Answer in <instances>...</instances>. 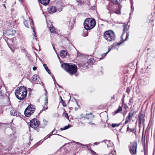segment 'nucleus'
Here are the masks:
<instances>
[{"mask_svg":"<svg viewBox=\"0 0 155 155\" xmlns=\"http://www.w3.org/2000/svg\"><path fill=\"white\" fill-rule=\"evenodd\" d=\"M49 30L51 33H54L55 32V28L52 25H51L49 28Z\"/></svg>","mask_w":155,"mask_h":155,"instance_id":"nucleus-25","label":"nucleus"},{"mask_svg":"<svg viewBox=\"0 0 155 155\" xmlns=\"http://www.w3.org/2000/svg\"><path fill=\"white\" fill-rule=\"evenodd\" d=\"M113 155H114V154H113Z\"/></svg>","mask_w":155,"mask_h":155,"instance_id":"nucleus-61","label":"nucleus"},{"mask_svg":"<svg viewBox=\"0 0 155 155\" xmlns=\"http://www.w3.org/2000/svg\"><path fill=\"white\" fill-rule=\"evenodd\" d=\"M89 145H92V144H91V143H90Z\"/></svg>","mask_w":155,"mask_h":155,"instance_id":"nucleus-60","label":"nucleus"},{"mask_svg":"<svg viewBox=\"0 0 155 155\" xmlns=\"http://www.w3.org/2000/svg\"><path fill=\"white\" fill-rule=\"evenodd\" d=\"M43 66L45 68V69L46 71L48 72V73L49 74H50L51 73V72L50 70L47 67L46 64H44Z\"/></svg>","mask_w":155,"mask_h":155,"instance_id":"nucleus-19","label":"nucleus"},{"mask_svg":"<svg viewBox=\"0 0 155 155\" xmlns=\"http://www.w3.org/2000/svg\"><path fill=\"white\" fill-rule=\"evenodd\" d=\"M126 91L128 93H129L130 91L129 89L128 88L127 89Z\"/></svg>","mask_w":155,"mask_h":155,"instance_id":"nucleus-44","label":"nucleus"},{"mask_svg":"<svg viewBox=\"0 0 155 155\" xmlns=\"http://www.w3.org/2000/svg\"><path fill=\"white\" fill-rule=\"evenodd\" d=\"M93 60L92 58H90L88 59L87 61V63L89 65L92 64L93 62L92 61V60Z\"/></svg>","mask_w":155,"mask_h":155,"instance_id":"nucleus-28","label":"nucleus"},{"mask_svg":"<svg viewBox=\"0 0 155 155\" xmlns=\"http://www.w3.org/2000/svg\"><path fill=\"white\" fill-rule=\"evenodd\" d=\"M129 34L128 33H127L126 34V37L125 39L124 40V41H125L127 40L129 36Z\"/></svg>","mask_w":155,"mask_h":155,"instance_id":"nucleus-35","label":"nucleus"},{"mask_svg":"<svg viewBox=\"0 0 155 155\" xmlns=\"http://www.w3.org/2000/svg\"><path fill=\"white\" fill-rule=\"evenodd\" d=\"M88 123L90 124H94L92 123V122H88Z\"/></svg>","mask_w":155,"mask_h":155,"instance_id":"nucleus-46","label":"nucleus"},{"mask_svg":"<svg viewBox=\"0 0 155 155\" xmlns=\"http://www.w3.org/2000/svg\"><path fill=\"white\" fill-rule=\"evenodd\" d=\"M48 13L50 14H52L56 11L55 7L54 6H50L48 8Z\"/></svg>","mask_w":155,"mask_h":155,"instance_id":"nucleus-11","label":"nucleus"},{"mask_svg":"<svg viewBox=\"0 0 155 155\" xmlns=\"http://www.w3.org/2000/svg\"><path fill=\"white\" fill-rule=\"evenodd\" d=\"M111 50V48H110V47L109 48H108V51L107 52H106V53H104L103 54H102V55H101V56H103V57H102V58H100V60H101V59H103L104 58V57L107 55V54Z\"/></svg>","mask_w":155,"mask_h":155,"instance_id":"nucleus-18","label":"nucleus"},{"mask_svg":"<svg viewBox=\"0 0 155 155\" xmlns=\"http://www.w3.org/2000/svg\"><path fill=\"white\" fill-rule=\"evenodd\" d=\"M94 145H97L99 143L97 142H95L94 143Z\"/></svg>","mask_w":155,"mask_h":155,"instance_id":"nucleus-47","label":"nucleus"},{"mask_svg":"<svg viewBox=\"0 0 155 155\" xmlns=\"http://www.w3.org/2000/svg\"><path fill=\"white\" fill-rule=\"evenodd\" d=\"M83 36L84 37H86L88 36V33L86 30L84 31L83 32V33L82 34Z\"/></svg>","mask_w":155,"mask_h":155,"instance_id":"nucleus-23","label":"nucleus"},{"mask_svg":"<svg viewBox=\"0 0 155 155\" xmlns=\"http://www.w3.org/2000/svg\"><path fill=\"white\" fill-rule=\"evenodd\" d=\"M131 13H130V15H131Z\"/></svg>","mask_w":155,"mask_h":155,"instance_id":"nucleus-57","label":"nucleus"},{"mask_svg":"<svg viewBox=\"0 0 155 155\" xmlns=\"http://www.w3.org/2000/svg\"><path fill=\"white\" fill-rule=\"evenodd\" d=\"M10 113L11 115L15 116L17 115V112L15 110H11L10 111Z\"/></svg>","mask_w":155,"mask_h":155,"instance_id":"nucleus-17","label":"nucleus"},{"mask_svg":"<svg viewBox=\"0 0 155 155\" xmlns=\"http://www.w3.org/2000/svg\"><path fill=\"white\" fill-rule=\"evenodd\" d=\"M4 7H5V8H6V7H5V4H4Z\"/></svg>","mask_w":155,"mask_h":155,"instance_id":"nucleus-54","label":"nucleus"},{"mask_svg":"<svg viewBox=\"0 0 155 155\" xmlns=\"http://www.w3.org/2000/svg\"><path fill=\"white\" fill-rule=\"evenodd\" d=\"M67 55V52L64 50H62L60 53V56L63 58H64L65 57V56Z\"/></svg>","mask_w":155,"mask_h":155,"instance_id":"nucleus-14","label":"nucleus"},{"mask_svg":"<svg viewBox=\"0 0 155 155\" xmlns=\"http://www.w3.org/2000/svg\"><path fill=\"white\" fill-rule=\"evenodd\" d=\"M31 22L32 23V24L33 25H34V23H33V20L32 19H31Z\"/></svg>","mask_w":155,"mask_h":155,"instance_id":"nucleus-53","label":"nucleus"},{"mask_svg":"<svg viewBox=\"0 0 155 155\" xmlns=\"http://www.w3.org/2000/svg\"><path fill=\"white\" fill-rule=\"evenodd\" d=\"M70 127V125H68V126H66L65 127H64L63 128H61V130H66L68 128H69Z\"/></svg>","mask_w":155,"mask_h":155,"instance_id":"nucleus-27","label":"nucleus"},{"mask_svg":"<svg viewBox=\"0 0 155 155\" xmlns=\"http://www.w3.org/2000/svg\"><path fill=\"white\" fill-rule=\"evenodd\" d=\"M15 33V31H11L10 30H8L7 31H5V32H3V35L4 36L6 37V36H8L9 35H14Z\"/></svg>","mask_w":155,"mask_h":155,"instance_id":"nucleus-10","label":"nucleus"},{"mask_svg":"<svg viewBox=\"0 0 155 155\" xmlns=\"http://www.w3.org/2000/svg\"><path fill=\"white\" fill-rule=\"evenodd\" d=\"M64 114L65 117H67V118H68V119H69V117L68 114L66 113Z\"/></svg>","mask_w":155,"mask_h":155,"instance_id":"nucleus-39","label":"nucleus"},{"mask_svg":"<svg viewBox=\"0 0 155 155\" xmlns=\"http://www.w3.org/2000/svg\"><path fill=\"white\" fill-rule=\"evenodd\" d=\"M128 30V28L127 26V25H124V29L123 30V33L121 36V39H123L122 37L124 35V34L125 33L126 31H127Z\"/></svg>","mask_w":155,"mask_h":155,"instance_id":"nucleus-16","label":"nucleus"},{"mask_svg":"<svg viewBox=\"0 0 155 155\" xmlns=\"http://www.w3.org/2000/svg\"><path fill=\"white\" fill-rule=\"evenodd\" d=\"M35 110V108L34 106L31 105H29L25 110V115L26 117H29L33 114Z\"/></svg>","mask_w":155,"mask_h":155,"instance_id":"nucleus-5","label":"nucleus"},{"mask_svg":"<svg viewBox=\"0 0 155 155\" xmlns=\"http://www.w3.org/2000/svg\"><path fill=\"white\" fill-rule=\"evenodd\" d=\"M60 98H61V102H62L64 101L62 99V97H60Z\"/></svg>","mask_w":155,"mask_h":155,"instance_id":"nucleus-49","label":"nucleus"},{"mask_svg":"<svg viewBox=\"0 0 155 155\" xmlns=\"http://www.w3.org/2000/svg\"><path fill=\"white\" fill-rule=\"evenodd\" d=\"M129 66L131 67V69H134V64L133 63H131L129 64Z\"/></svg>","mask_w":155,"mask_h":155,"instance_id":"nucleus-31","label":"nucleus"},{"mask_svg":"<svg viewBox=\"0 0 155 155\" xmlns=\"http://www.w3.org/2000/svg\"><path fill=\"white\" fill-rule=\"evenodd\" d=\"M37 69V68L36 67H33V69L34 71H35Z\"/></svg>","mask_w":155,"mask_h":155,"instance_id":"nucleus-43","label":"nucleus"},{"mask_svg":"<svg viewBox=\"0 0 155 155\" xmlns=\"http://www.w3.org/2000/svg\"><path fill=\"white\" fill-rule=\"evenodd\" d=\"M115 13L117 14H119L120 13V11L119 10H117L115 12Z\"/></svg>","mask_w":155,"mask_h":155,"instance_id":"nucleus-40","label":"nucleus"},{"mask_svg":"<svg viewBox=\"0 0 155 155\" xmlns=\"http://www.w3.org/2000/svg\"><path fill=\"white\" fill-rule=\"evenodd\" d=\"M64 148L62 147H61L58 150L57 152L58 153H61V154L62 155V154L64 153Z\"/></svg>","mask_w":155,"mask_h":155,"instance_id":"nucleus-22","label":"nucleus"},{"mask_svg":"<svg viewBox=\"0 0 155 155\" xmlns=\"http://www.w3.org/2000/svg\"><path fill=\"white\" fill-rule=\"evenodd\" d=\"M112 3L115 4H117V0H111Z\"/></svg>","mask_w":155,"mask_h":155,"instance_id":"nucleus-32","label":"nucleus"},{"mask_svg":"<svg viewBox=\"0 0 155 155\" xmlns=\"http://www.w3.org/2000/svg\"><path fill=\"white\" fill-rule=\"evenodd\" d=\"M28 90L29 91H31V89L30 88H28Z\"/></svg>","mask_w":155,"mask_h":155,"instance_id":"nucleus-51","label":"nucleus"},{"mask_svg":"<svg viewBox=\"0 0 155 155\" xmlns=\"http://www.w3.org/2000/svg\"><path fill=\"white\" fill-rule=\"evenodd\" d=\"M8 40H9V41H11V39H8Z\"/></svg>","mask_w":155,"mask_h":155,"instance_id":"nucleus-56","label":"nucleus"},{"mask_svg":"<svg viewBox=\"0 0 155 155\" xmlns=\"http://www.w3.org/2000/svg\"><path fill=\"white\" fill-rule=\"evenodd\" d=\"M31 27H32V29H33V33H34V37H33V39H35V40H36V33H35V29L34 28H33L32 27V26H31Z\"/></svg>","mask_w":155,"mask_h":155,"instance_id":"nucleus-26","label":"nucleus"},{"mask_svg":"<svg viewBox=\"0 0 155 155\" xmlns=\"http://www.w3.org/2000/svg\"><path fill=\"white\" fill-rule=\"evenodd\" d=\"M120 125V124H113L111 125L113 127H117Z\"/></svg>","mask_w":155,"mask_h":155,"instance_id":"nucleus-30","label":"nucleus"},{"mask_svg":"<svg viewBox=\"0 0 155 155\" xmlns=\"http://www.w3.org/2000/svg\"><path fill=\"white\" fill-rule=\"evenodd\" d=\"M43 123L45 125H46L47 124L48 121L45 120H44L43 121Z\"/></svg>","mask_w":155,"mask_h":155,"instance_id":"nucleus-33","label":"nucleus"},{"mask_svg":"<svg viewBox=\"0 0 155 155\" xmlns=\"http://www.w3.org/2000/svg\"><path fill=\"white\" fill-rule=\"evenodd\" d=\"M133 115V112H130L129 114L128 115L127 117L125 122V124H127L129 120H131L132 119V117Z\"/></svg>","mask_w":155,"mask_h":155,"instance_id":"nucleus-12","label":"nucleus"},{"mask_svg":"<svg viewBox=\"0 0 155 155\" xmlns=\"http://www.w3.org/2000/svg\"><path fill=\"white\" fill-rule=\"evenodd\" d=\"M57 132V131L56 130L55 131V130H53L51 132V134H55Z\"/></svg>","mask_w":155,"mask_h":155,"instance_id":"nucleus-38","label":"nucleus"},{"mask_svg":"<svg viewBox=\"0 0 155 155\" xmlns=\"http://www.w3.org/2000/svg\"><path fill=\"white\" fill-rule=\"evenodd\" d=\"M148 77H150V75H148Z\"/></svg>","mask_w":155,"mask_h":155,"instance_id":"nucleus-58","label":"nucleus"},{"mask_svg":"<svg viewBox=\"0 0 155 155\" xmlns=\"http://www.w3.org/2000/svg\"><path fill=\"white\" fill-rule=\"evenodd\" d=\"M45 92L47 93V91L45 90Z\"/></svg>","mask_w":155,"mask_h":155,"instance_id":"nucleus-59","label":"nucleus"},{"mask_svg":"<svg viewBox=\"0 0 155 155\" xmlns=\"http://www.w3.org/2000/svg\"><path fill=\"white\" fill-rule=\"evenodd\" d=\"M104 37L108 42H113L116 39V36L114 32L111 30L107 31L104 34Z\"/></svg>","mask_w":155,"mask_h":155,"instance_id":"nucleus-4","label":"nucleus"},{"mask_svg":"<svg viewBox=\"0 0 155 155\" xmlns=\"http://www.w3.org/2000/svg\"><path fill=\"white\" fill-rule=\"evenodd\" d=\"M46 102L45 103V104L43 105V110H45L46 109H47L48 107L47 106V104H48L47 102V98H46Z\"/></svg>","mask_w":155,"mask_h":155,"instance_id":"nucleus-21","label":"nucleus"},{"mask_svg":"<svg viewBox=\"0 0 155 155\" xmlns=\"http://www.w3.org/2000/svg\"><path fill=\"white\" fill-rule=\"evenodd\" d=\"M131 11H132V12H133V8H134L133 7L132 5H131Z\"/></svg>","mask_w":155,"mask_h":155,"instance_id":"nucleus-45","label":"nucleus"},{"mask_svg":"<svg viewBox=\"0 0 155 155\" xmlns=\"http://www.w3.org/2000/svg\"><path fill=\"white\" fill-rule=\"evenodd\" d=\"M113 155H114V154H113Z\"/></svg>","mask_w":155,"mask_h":155,"instance_id":"nucleus-62","label":"nucleus"},{"mask_svg":"<svg viewBox=\"0 0 155 155\" xmlns=\"http://www.w3.org/2000/svg\"><path fill=\"white\" fill-rule=\"evenodd\" d=\"M144 117V115L143 114L140 113L139 114L138 116V123L139 127L143 125L145 120Z\"/></svg>","mask_w":155,"mask_h":155,"instance_id":"nucleus-8","label":"nucleus"},{"mask_svg":"<svg viewBox=\"0 0 155 155\" xmlns=\"http://www.w3.org/2000/svg\"><path fill=\"white\" fill-rule=\"evenodd\" d=\"M61 104L64 107H66V103L65 102H64V101H63L61 102Z\"/></svg>","mask_w":155,"mask_h":155,"instance_id":"nucleus-36","label":"nucleus"},{"mask_svg":"<svg viewBox=\"0 0 155 155\" xmlns=\"http://www.w3.org/2000/svg\"><path fill=\"white\" fill-rule=\"evenodd\" d=\"M134 100V99L133 98H132L130 99V104H131V103H133Z\"/></svg>","mask_w":155,"mask_h":155,"instance_id":"nucleus-37","label":"nucleus"},{"mask_svg":"<svg viewBox=\"0 0 155 155\" xmlns=\"http://www.w3.org/2000/svg\"><path fill=\"white\" fill-rule=\"evenodd\" d=\"M130 131V132H131L133 133H134L135 135H136V130L134 129H130L129 128V126H128V127L127 129V131Z\"/></svg>","mask_w":155,"mask_h":155,"instance_id":"nucleus-20","label":"nucleus"},{"mask_svg":"<svg viewBox=\"0 0 155 155\" xmlns=\"http://www.w3.org/2000/svg\"><path fill=\"white\" fill-rule=\"evenodd\" d=\"M40 124V121L36 119H33L30 121V126L33 128H37Z\"/></svg>","mask_w":155,"mask_h":155,"instance_id":"nucleus-6","label":"nucleus"},{"mask_svg":"<svg viewBox=\"0 0 155 155\" xmlns=\"http://www.w3.org/2000/svg\"><path fill=\"white\" fill-rule=\"evenodd\" d=\"M130 143L129 146L130 151L132 155H136V142L134 141L133 143L130 142Z\"/></svg>","mask_w":155,"mask_h":155,"instance_id":"nucleus-7","label":"nucleus"},{"mask_svg":"<svg viewBox=\"0 0 155 155\" xmlns=\"http://www.w3.org/2000/svg\"><path fill=\"white\" fill-rule=\"evenodd\" d=\"M121 110H122V107H121L119 106V107L118 108L117 110H115L114 113L115 114H116L119 112Z\"/></svg>","mask_w":155,"mask_h":155,"instance_id":"nucleus-24","label":"nucleus"},{"mask_svg":"<svg viewBox=\"0 0 155 155\" xmlns=\"http://www.w3.org/2000/svg\"><path fill=\"white\" fill-rule=\"evenodd\" d=\"M52 134H49L47 136H48L45 139H45H47V138H50V136H51Z\"/></svg>","mask_w":155,"mask_h":155,"instance_id":"nucleus-42","label":"nucleus"},{"mask_svg":"<svg viewBox=\"0 0 155 155\" xmlns=\"http://www.w3.org/2000/svg\"><path fill=\"white\" fill-rule=\"evenodd\" d=\"M39 1L42 4L44 5H48L50 1V0H39Z\"/></svg>","mask_w":155,"mask_h":155,"instance_id":"nucleus-13","label":"nucleus"},{"mask_svg":"<svg viewBox=\"0 0 155 155\" xmlns=\"http://www.w3.org/2000/svg\"><path fill=\"white\" fill-rule=\"evenodd\" d=\"M117 4H120V3L122 2V0H117Z\"/></svg>","mask_w":155,"mask_h":155,"instance_id":"nucleus-41","label":"nucleus"},{"mask_svg":"<svg viewBox=\"0 0 155 155\" xmlns=\"http://www.w3.org/2000/svg\"><path fill=\"white\" fill-rule=\"evenodd\" d=\"M94 117V116L92 115V114L90 113L89 114H86L85 118L87 119H92Z\"/></svg>","mask_w":155,"mask_h":155,"instance_id":"nucleus-15","label":"nucleus"},{"mask_svg":"<svg viewBox=\"0 0 155 155\" xmlns=\"http://www.w3.org/2000/svg\"><path fill=\"white\" fill-rule=\"evenodd\" d=\"M61 67L71 75L75 74L77 70V66L74 64L64 63L61 65Z\"/></svg>","mask_w":155,"mask_h":155,"instance_id":"nucleus-1","label":"nucleus"},{"mask_svg":"<svg viewBox=\"0 0 155 155\" xmlns=\"http://www.w3.org/2000/svg\"><path fill=\"white\" fill-rule=\"evenodd\" d=\"M4 124H2V123H0V127L2 126V125Z\"/></svg>","mask_w":155,"mask_h":155,"instance_id":"nucleus-48","label":"nucleus"},{"mask_svg":"<svg viewBox=\"0 0 155 155\" xmlns=\"http://www.w3.org/2000/svg\"><path fill=\"white\" fill-rule=\"evenodd\" d=\"M24 24L25 25V26L28 28H29V25L28 23V22L26 20H24Z\"/></svg>","mask_w":155,"mask_h":155,"instance_id":"nucleus-29","label":"nucleus"},{"mask_svg":"<svg viewBox=\"0 0 155 155\" xmlns=\"http://www.w3.org/2000/svg\"><path fill=\"white\" fill-rule=\"evenodd\" d=\"M80 144L81 145H82V146H86L87 148L88 149H89V144L84 145V144H81V143H80Z\"/></svg>","mask_w":155,"mask_h":155,"instance_id":"nucleus-34","label":"nucleus"},{"mask_svg":"<svg viewBox=\"0 0 155 155\" xmlns=\"http://www.w3.org/2000/svg\"><path fill=\"white\" fill-rule=\"evenodd\" d=\"M32 81L37 84H40L41 82L40 78L38 75L36 74H34L31 78Z\"/></svg>","mask_w":155,"mask_h":155,"instance_id":"nucleus-9","label":"nucleus"},{"mask_svg":"<svg viewBox=\"0 0 155 155\" xmlns=\"http://www.w3.org/2000/svg\"><path fill=\"white\" fill-rule=\"evenodd\" d=\"M19 1L22 2H23V0H18Z\"/></svg>","mask_w":155,"mask_h":155,"instance_id":"nucleus-52","label":"nucleus"},{"mask_svg":"<svg viewBox=\"0 0 155 155\" xmlns=\"http://www.w3.org/2000/svg\"><path fill=\"white\" fill-rule=\"evenodd\" d=\"M96 23L94 19L90 18H87L84 22V27L86 30H90L95 27Z\"/></svg>","mask_w":155,"mask_h":155,"instance_id":"nucleus-3","label":"nucleus"},{"mask_svg":"<svg viewBox=\"0 0 155 155\" xmlns=\"http://www.w3.org/2000/svg\"><path fill=\"white\" fill-rule=\"evenodd\" d=\"M7 43L8 44V45H8V41L7 42Z\"/></svg>","mask_w":155,"mask_h":155,"instance_id":"nucleus-55","label":"nucleus"},{"mask_svg":"<svg viewBox=\"0 0 155 155\" xmlns=\"http://www.w3.org/2000/svg\"><path fill=\"white\" fill-rule=\"evenodd\" d=\"M15 94L16 97L20 100H24L26 97L27 94L26 88L24 86H21L18 89L15 90Z\"/></svg>","mask_w":155,"mask_h":155,"instance_id":"nucleus-2","label":"nucleus"},{"mask_svg":"<svg viewBox=\"0 0 155 155\" xmlns=\"http://www.w3.org/2000/svg\"><path fill=\"white\" fill-rule=\"evenodd\" d=\"M121 43H117V45H120L121 44Z\"/></svg>","mask_w":155,"mask_h":155,"instance_id":"nucleus-50","label":"nucleus"}]
</instances>
